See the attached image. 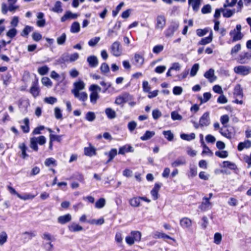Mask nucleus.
<instances>
[{"mask_svg":"<svg viewBox=\"0 0 251 251\" xmlns=\"http://www.w3.org/2000/svg\"><path fill=\"white\" fill-rule=\"evenodd\" d=\"M29 92L32 96L36 99L40 95L41 90L39 86L38 79L36 78L32 82L29 90Z\"/></svg>","mask_w":251,"mask_h":251,"instance_id":"obj_1","label":"nucleus"},{"mask_svg":"<svg viewBox=\"0 0 251 251\" xmlns=\"http://www.w3.org/2000/svg\"><path fill=\"white\" fill-rule=\"evenodd\" d=\"M241 30V25H237L236 28L230 31L229 34L232 37L233 42L240 40L243 38V35L242 34Z\"/></svg>","mask_w":251,"mask_h":251,"instance_id":"obj_2","label":"nucleus"},{"mask_svg":"<svg viewBox=\"0 0 251 251\" xmlns=\"http://www.w3.org/2000/svg\"><path fill=\"white\" fill-rule=\"evenodd\" d=\"M251 67L246 66H238L234 67V71L235 73L243 75H246L251 72Z\"/></svg>","mask_w":251,"mask_h":251,"instance_id":"obj_3","label":"nucleus"},{"mask_svg":"<svg viewBox=\"0 0 251 251\" xmlns=\"http://www.w3.org/2000/svg\"><path fill=\"white\" fill-rule=\"evenodd\" d=\"M120 44L118 41L114 42L111 46V52L114 56H119L121 54V50L120 49Z\"/></svg>","mask_w":251,"mask_h":251,"instance_id":"obj_4","label":"nucleus"},{"mask_svg":"<svg viewBox=\"0 0 251 251\" xmlns=\"http://www.w3.org/2000/svg\"><path fill=\"white\" fill-rule=\"evenodd\" d=\"M74 86V88L72 90V93L74 95H78L79 91L84 88L85 84L82 81L79 80L75 82Z\"/></svg>","mask_w":251,"mask_h":251,"instance_id":"obj_5","label":"nucleus"},{"mask_svg":"<svg viewBox=\"0 0 251 251\" xmlns=\"http://www.w3.org/2000/svg\"><path fill=\"white\" fill-rule=\"evenodd\" d=\"M166 24V19L163 15L158 16L156 18V29H163Z\"/></svg>","mask_w":251,"mask_h":251,"instance_id":"obj_6","label":"nucleus"},{"mask_svg":"<svg viewBox=\"0 0 251 251\" xmlns=\"http://www.w3.org/2000/svg\"><path fill=\"white\" fill-rule=\"evenodd\" d=\"M209 113L206 112L203 114L200 119V126H207L210 123V119L209 117Z\"/></svg>","mask_w":251,"mask_h":251,"instance_id":"obj_7","label":"nucleus"},{"mask_svg":"<svg viewBox=\"0 0 251 251\" xmlns=\"http://www.w3.org/2000/svg\"><path fill=\"white\" fill-rule=\"evenodd\" d=\"M214 72V69H210L204 74V76L211 83L213 82L217 79V77L215 75Z\"/></svg>","mask_w":251,"mask_h":251,"instance_id":"obj_8","label":"nucleus"},{"mask_svg":"<svg viewBox=\"0 0 251 251\" xmlns=\"http://www.w3.org/2000/svg\"><path fill=\"white\" fill-rule=\"evenodd\" d=\"M251 58V53L247 52L243 53L239 56L238 60L239 63L245 64L247 63L248 61Z\"/></svg>","mask_w":251,"mask_h":251,"instance_id":"obj_9","label":"nucleus"},{"mask_svg":"<svg viewBox=\"0 0 251 251\" xmlns=\"http://www.w3.org/2000/svg\"><path fill=\"white\" fill-rule=\"evenodd\" d=\"M19 108L22 110H26L29 105V102L28 100L23 98L20 99L17 102Z\"/></svg>","mask_w":251,"mask_h":251,"instance_id":"obj_10","label":"nucleus"},{"mask_svg":"<svg viewBox=\"0 0 251 251\" xmlns=\"http://www.w3.org/2000/svg\"><path fill=\"white\" fill-rule=\"evenodd\" d=\"M87 61L89 63V66L91 68L96 67L99 64L98 58L95 55H91L88 57Z\"/></svg>","mask_w":251,"mask_h":251,"instance_id":"obj_11","label":"nucleus"},{"mask_svg":"<svg viewBox=\"0 0 251 251\" xmlns=\"http://www.w3.org/2000/svg\"><path fill=\"white\" fill-rule=\"evenodd\" d=\"M134 60L135 65L139 68H140L144 63V58L143 55L139 53H135Z\"/></svg>","mask_w":251,"mask_h":251,"instance_id":"obj_12","label":"nucleus"},{"mask_svg":"<svg viewBox=\"0 0 251 251\" xmlns=\"http://www.w3.org/2000/svg\"><path fill=\"white\" fill-rule=\"evenodd\" d=\"M72 220V216L70 214H67L63 216H60L57 218V222L62 224H65Z\"/></svg>","mask_w":251,"mask_h":251,"instance_id":"obj_13","label":"nucleus"},{"mask_svg":"<svg viewBox=\"0 0 251 251\" xmlns=\"http://www.w3.org/2000/svg\"><path fill=\"white\" fill-rule=\"evenodd\" d=\"M211 207V203L209 201V199L207 197L203 198V201L202 202L200 208L203 211H206Z\"/></svg>","mask_w":251,"mask_h":251,"instance_id":"obj_14","label":"nucleus"},{"mask_svg":"<svg viewBox=\"0 0 251 251\" xmlns=\"http://www.w3.org/2000/svg\"><path fill=\"white\" fill-rule=\"evenodd\" d=\"M251 147V141L247 140L243 142H240L237 147L239 151H242L244 149H249Z\"/></svg>","mask_w":251,"mask_h":251,"instance_id":"obj_15","label":"nucleus"},{"mask_svg":"<svg viewBox=\"0 0 251 251\" xmlns=\"http://www.w3.org/2000/svg\"><path fill=\"white\" fill-rule=\"evenodd\" d=\"M213 39V33L211 30H210V34L208 37L202 38L199 42V45H205L211 43Z\"/></svg>","mask_w":251,"mask_h":251,"instance_id":"obj_16","label":"nucleus"},{"mask_svg":"<svg viewBox=\"0 0 251 251\" xmlns=\"http://www.w3.org/2000/svg\"><path fill=\"white\" fill-rule=\"evenodd\" d=\"M233 95L235 97H239L240 98H242L243 97V89L240 84H237L235 86L234 88Z\"/></svg>","mask_w":251,"mask_h":251,"instance_id":"obj_17","label":"nucleus"},{"mask_svg":"<svg viewBox=\"0 0 251 251\" xmlns=\"http://www.w3.org/2000/svg\"><path fill=\"white\" fill-rule=\"evenodd\" d=\"M68 229L71 232H78L82 231L83 228L79 225L73 223L68 226Z\"/></svg>","mask_w":251,"mask_h":251,"instance_id":"obj_18","label":"nucleus"},{"mask_svg":"<svg viewBox=\"0 0 251 251\" xmlns=\"http://www.w3.org/2000/svg\"><path fill=\"white\" fill-rule=\"evenodd\" d=\"M221 11L223 13V15L225 18H230L232 17L236 12L235 9H224L221 8Z\"/></svg>","mask_w":251,"mask_h":251,"instance_id":"obj_19","label":"nucleus"},{"mask_svg":"<svg viewBox=\"0 0 251 251\" xmlns=\"http://www.w3.org/2000/svg\"><path fill=\"white\" fill-rule=\"evenodd\" d=\"M201 0H188V3L191 5L194 11L197 12L199 10Z\"/></svg>","mask_w":251,"mask_h":251,"instance_id":"obj_20","label":"nucleus"},{"mask_svg":"<svg viewBox=\"0 0 251 251\" xmlns=\"http://www.w3.org/2000/svg\"><path fill=\"white\" fill-rule=\"evenodd\" d=\"M128 95L126 94L119 96L116 98L115 103L117 104H123L127 101Z\"/></svg>","mask_w":251,"mask_h":251,"instance_id":"obj_21","label":"nucleus"},{"mask_svg":"<svg viewBox=\"0 0 251 251\" xmlns=\"http://www.w3.org/2000/svg\"><path fill=\"white\" fill-rule=\"evenodd\" d=\"M76 17V14H73L71 12L68 11H67L65 14L61 18V21L62 22H64L68 19H75Z\"/></svg>","mask_w":251,"mask_h":251,"instance_id":"obj_22","label":"nucleus"},{"mask_svg":"<svg viewBox=\"0 0 251 251\" xmlns=\"http://www.w3.org/2000/svg\"><path fill=\"white\" fill-rule=\"evenodd\" d=\"M105 155H108L109 157L108 160L107 161V163H109L111 161L115 156L117 154V150L116 149H111L109 152H105Z\"/></svg>","mask_w":251,"mask_h":251,"instance_id":"obj_23","label":"nucleus"},{"mask_svg":"<svg viewBox=\"0 0 251 251\" xmlns=\"http://www.w3.org/2000/svg\"><path fill=\"white\" fill-rule=\"evenodd\" d=\"M133 151L134 149L131 146H128L127 147L124 146L119 149V154H124L126 152H132Z\"/></svg>","mask_w":251,"mask_h":251,"instance_id":"obj_24","label":"nucleus"},{"mask_svg":"<svg viewBox=\"0 0 251 251\" xmlns=\"http://www.w3.org/2000/svg\"><path fill=\"white\" fill-rule=\"evenodd\" d=\"M153 237L154 238H162L165 241H166L167 239H172V238L169 236V235H167L165 234L164 233L156 231L154 233Z\"/></svg>","mask_w":251,"mask_h":251,"instance_id":"obj_25","label":"nucleus"},{"mask_svg":"<svg viewBox=\"0 0 251 251\" xmlns=\"http://www.w3.org/2000/svg\"><path fill=\"white\" fill-rule=\"evenodd\" d=\"M180 224L183 227L187 228L191 226L192 222L189 218H184L180 220Z\"/></svg>","mask_w":251,"mask_h":251,"instance_id":"obj_26","label":"nucleus"},{"mask_svg":"<svg viewBox=\"0 0 251 251\" xmlns=\"http://www.w3.org/2000/svg\"><path fill=\"white\" fill-rule=\"evenodd\" d=\"M19 148L21 149L22 151L21 157L23 159H25V158L28 156V155L26 153V151L27 148L24 143L20 144L19 145Z\"/></svg>","mask_w":251,"mask_h":251,"instance_id":"obj_27","label":"nucleus"},{"mask_svg":"<svg viewBox=\"0 0 251 251\" xmlns=\"http://www.w3.org/2000/svg\"><path fill=\"white\" fill-rule=\"evenodd\" d=\"M52 10L57 13H61L63 11V9L62 8V3L61 1H56Z\"/></svg>","mask_w":251,"mask_h":251,"instance_id":"obj_28","label":"nucleus"},{"mask_svg":"<svg viewBox=\"0 0 251 251\" xmlns=\"http://www.w3.org/2000/svg\"><path fill=\"white\" fill-rule=\"evenodd\" d=\"M155 135V132L151 131H146L144 135L140 137L142 141H146L150 139Z\"/></svg>","mask_w":251,"mask_h":251,"instance_id":"obj_29","label":"nucleus"},{"mask_svg":"<svg viewBox=\"0 0 251 251\" xmlns=\"http://www.w3.org/2000/svg\"><path fill=\"white\" fill-rule=\"evenodd\" d=\"M130 235L133 237L135 242H139L141 239V233L138 231H132L130 232Z\"/></svg>","mask_w":251,"mask_h":251,"instance_id":"obj_30","label":"nucleus"},{"mask_svg":"<svg viewBox=\"0 0 251 251\" xmlns=\"http://www.w3.org/2000/svg\"><path fill=\"white\" fill-rule=\"evenodd\" d=\"M84 153L87 156H92L96 154V150L93 147H85Z\"/></svg>","mask_w":251,"mask_h":251,"instance_id":"obj_31","label":"nucleus"},{"mask_svg":"<svg viewBox=\"0 0 251 251\" xmlns=\"http://www.w3.org/2000/svg\"><path fill=\"white\" fill-rule=\"evenodd\" d=\"M140 197H135L130 200L129 203L133 207H138L140 204Z\"/></svg>","mask_w":251,"mask_h":251,"instance_id":"obj_32","label":"nucleus"},{"mask_svg":"<svg viewBox=\"0 0 251 251\" xmlns=\"http://www.w3.org/2000/svg\"><path fill=\"white\" fill-rule=\"evenodd\" d=\"M180 137L183 140L191 141L195 138V134L194 133L189 134L182 133L180 134Z\"/></svg>","mask_w":251,"mask_h":251,"instance_id":"obj_33","label":"nucleus"},{"mask_svg":"<svg viewBox=\"0 0 251 251\" xmlns=\"http://www.w3.org/2000/svg\"><path fill=\"white\" fill-rule=\"evenodd\" d=\"M100 70L101 74L105 75L109 72V67L106 63H102L100 67Z\"/></svg>","mask_w":251,"mask_h":251,"instance_id":"obj_34","label":"nucleus"},{"mask_svg":"<svg viewBox=\"0 0 251 251\" xmlns=\"http://www.w3.org/2000/svg\"><path fill=\"white\" fill-rule=\"evenodd\" d=\"M71 32L72 33H77L80 30V25L78 22H74L71 27Z\"/></svg>","mask_w":251,"mask_h":251,"instance_id":"obj_35","label":"nucleus"},{"mask_svg":"<svg viewBox=\"0 0 251 251\" xmlns=\"http://www.w3.org/2000/svg\"><path fill=\"white\" fill-rule=\"evenodd\" d=\"M219 132L223 136L228 139H231L232 137V133L229 132L227 129H224L223 128H220Z\"/></svg>","mask_w":251,"mask_h":251,"instance_id":"obj_36","label":"nucleus"},{"mask_svg":"<svg viewBox=\"0 0 251 251\" xmlns=\"http://www.w3.org/2000/svg\"><path fill=\"white\" fill-rule=\"evenodd\" d=\"M223 167L225 168L227 167L231 170H234L237 169V167L235 163L228 161H225L223 162Z\"/></svg>","mask_w":251,"mask_h":251,"instance_id":"obj_37","label":"nucleus"},{"mask_svg":"<svg viewBox=\"0 0 251 251\" xmlns=\"http://www.w3.org/2000/svg\"><path fill=\"white\" fill-rule=\"evenodd\" d=\"M37 142L36 137H33L30 139V147L35 151H37L38 147L37 146Z\"/></svg>","mask_w":251,"mask_h":251,"instance_id":"obj_38","label":"nucleus"},{"mask_svg":"<svg viewBox=\"0 0 251 251\" xmlns=\"http://www.w3.org/2000/svg\"><path fill=\"white\" fill-rule=\"evenodd\" d=\"M25 125L21 126V128L25 133H28L29 131V120L26 118L24 120Z\"/></svg>","mask_w":251,"mask_h":251,"instance_id":"obj_39","label":"nucleus"},{"mask_svg":"<svg viewBox=\"0 0 251 251\" xmlns=\"http://www.w3.org/2000/svg\"><path fill=\"white\" fill-rule=\"evenodd\" d=\"M41 82L43 85L48 88L51 87L52 85V83L51 81L48 77H43L41 79Z\"/></svg>","mask_w":251,"mask_h":251,"instance_id":"obj_40","label":"nucleus"},{"mask_svg":"<svg viewBox=\"0 0 251 251\" xmlns=\"http://www.w3.org/2000/svg\"><path fill=\"white\" fill-rule=\"evenodd\" d=\"M75 97L77 98L80 100L85 101L87 100L88 96L86 92H83L81 93L78 92V95H74Z\"/></svg>","mask_w":251,"mask_h":251,"instance_id":"obj_41","label":"nucleus"},{"mask_svg":"<svg viewBox=\"0 0 251 251\" xmlns=\"http://www.w3.org/2000/svg\"><path fill=\"white\" fill-rule=\"evenodd\" d=\"M238 0H226L225 3L224 4V7L225 8L226 7H233L236 3L237 2Z\"/></svg>","mask_w":251,"mask_h":251,"instance_id":"obj_42","label":"nucleus"},{"mask_svg":"<svg viewBox=\"0 0 251 251\" xmlns=\"http://www.w3.org/2000/svg\"><path fill=\"white\" fill-rule=\"evenodd\" d=\"M24 236L25 239H31L32 238L36 236V234L35 231H25L22 233Z\"/></svg>","mask_w":251,"mask_h":251,"instance_id":"obj_43","label":"nucleus"},{"mask_svg":"<svg viewBox=\"0 0 251 251\" xmlns=\"http://www.w3.org/2000/svg\"><path fill=\"white\" fill-rule=\"evenodd\" d=\"M32 30V27L31 26L26 25L22 31L21 35L23 37L27 36Z\"/></svg>","mask_w":251,"mask_h":251,"instance_id":"obj_44","label":"nucleus"},{"mask_svg":"<svg viewBox=\"0 0 251 251\" xmlns=\"http://www.w3.org/2000/svg\"><path fill=\"white\" fill-rule=\"evenodd\" d=\"M197 174V167L195 166H190V171L188 173V176L189 177H193L195 176Z\"/></svg>","mask_w":251,"mask_h":251,"instance_id":"obj_45","label":"nucleus"},{"mask_svg":"<svg viewBox=\"0 0 251 251\" xmlns=\"http://www.w3.org/2000/svg\"><path fill=\"white\" fill-rule=\"evenodd\" d=\"M35 195H32L30 194H25L23 195H18V197L21 200L25 201L27 200H32L35 197Z\"/></svg>","mask_w":251,"mask_h":251,"instance_id":"obj_46","label":"nucleus"},{"mask_svg":"<svg viewBox=\"0 0 251 251\" xmlns=\"http://www.w3.org/2000/svg\"><path fill=\"white\" fill-rule=\"evenodd\" d=\"M49 71V68L47 66H44L39 67L38 69L39 74L42 75H46Z\"/></svg>","mask_w":251,"mask_h":251,"instance_id":"obj_47","label":"nucleus"},{"mask_svg":"<svg viewBox=\"0 0 251 251\" xmlns=\"http://www.w3.org/2000/svg\"><path fill=\"white\" fill-rule=\"evenodd\" d=\"M105 204V200L103 198H100L95 203V207L97 208H101Z\"/></svg>","mask_w":251,"mask_h":251,"instance_id":"obj_48","label":"nucleus"},{"mask_svg":"<svg viewBox=\"0 0 251 251\" xmlns=\"http://www.w3.org/2000/svg\"><path fill=\"white\" fill-rule=\"evenodd\" d=\"M90 101L93 103H95L99 98V95L97 92H91L90 95Z\"/></svg>","mask_w":251,"mask_h":251,"instance_id":"obj_49","label":"nucleus"},{"mask_svg":"<svg viewBox=\"0 0 251 251\" xmlns=\"http://www.w3.org/2000/svg\"><path fill=\"white\" fill-rule=\"evenodd\" d=\"M209 31V29L205 28L203 29H198L196 31L197 35L199 37H202L206 35Z\"/></svg>","mask_w":251,"mask_h":251,"instance_id":"obj_50","label":"nucleus"},{"mask_svg":"<svg viewBox=\"0 0 251 251\" xmlns=\"http://www.w3.org/2000/svg\"><path fill=\"white\" fill-rule=\"evenodd\" d=\"M199 69V64H195L192 67L191 71H190V75L191 76H194L196 75L197 72Z\"/></svg>","mask_w":251,"mask_h":251,"instance_id":"obj_51","label":"nucleus"},{"mask_svg":"<svg viewBox=\"0 0 251 251\" xmlns=\"http://www.w3.org/2000/svg\"><path fill=\"white\" fill-rule=\"evenodd\" d=\"M7 239V235L5 232H2L0 233V245H3Z\"/></svg>","mask_w":251,"mask_h":251,"instance_id":"obj_52","label":"nucleus"},{"mask_svg":"<svg viewBox=\"0 0 251 251\" xmlns=\"http://www.w3.org/2000/svg\"><path fill=\"white\" fill-rule=\"evenodd\" d=\"M87 222L92 225H101L104 223V220L103 218H100L98 220L93 219L91 221H87Z\"/></svg>","mask_w":251,"mask_h":251,"instance_id":"obj_53","label":"nucleus"},{"mask_svg":"<svg viewBox=\"0 0 251 251\" xmlns=\"http://www.w3.org/2000/svg\"><path fill=\"white\" fill-rule=\"evenodd\" d=\"M17 29L15 28H12L9 29L6 33V35L10 38H13L17 34Z\"/></svg>","mask_w":251,"mask_h":251,"instance_id":"obj_54","label":"nucleus"},{"mask_svg":"<svg viewBox=\"0 0 251 251\" xmlns=\"http://www.w3.org/2000/svg\"><path fill=\"white\" fill-rule=\"evenodd\" d=\"M124 3L123 2H120L116 7L115 10L112 11V16L115 17H116L120 10L121 9L122 7L124 5Z\"/></svg>","mask_w":251,"mask_h":251,"instance_id":"obj_55","label":"nucleus"},{"mask_svg":"<svg viewBox=\"0 0 251 251\" xmlns=\"http://www.w3.org/2000/svg\"><path fill=\"white\" fill-rule=\"evenodd\" d=\"M66 39V35L65 33L62 34V35L57 38V43L58 45H63L65 42Z\"/></svg>","mask_w":251,"mask_h":251,"instance_id":"obj_56","label":"nucleus"},{"mask_svg":"<svg viewBox=\"0 0 251 251\" xmlns=\"http://www.w3.org/2000/svg\"><path fill=\"white\" fill-rule=\"evenodd\" d=\"M143 90L144 92H150L151 90V87L147 81L144 80L142 83Z\"/></svg>","mask_w":251,"mask_h":251,"instance_id":"obj_57","label":"nucleus"},{"mask_svg":"<svg viewBox=\"0 0 251 251\" xmlns=\"http://www.w3.org/2000/svg\"><path fill=\"white\" fill-rule=\"evenodd\" d=\"M222 240V235L221 233L217 232L214 234V242L217 244L219 245L220 244Z\"/></svg>","mask_w":251,"mask_h":251,"instance_id":"obj_58","label":"nucleus"},{"mask_svg":"<svg viewBox=\"0 0 251 251\" xmlns=\"http://www.w3.org/2000/svg\"><path fill=\"white\" fill-rule=\"evenodd\" d=\"M215 155L220 158H226L228 156V152L226 151H217L215 152Z\"/></svg>","mask_w":251,"mask_h":251,"instance_id":"obj_59","label":"nucleus"},{"mask_svg":"<svg viewBox=\"0 0 251 251\" xmlns=\"http://www.w3.org/2000/svg\"><path fill=\"white\" fill-rule=\"evenodd\" d=\"M100 40V38L99 37L92 38L89 41L88 45L91 47H94L99 42Z\"/></svg>","mask_w":251,"mask_h":251,"instance_id":"obj_60","label":"nucleus"},{"mask_svg":"<svg viewBox=\"0 0 251 251\" xmlns=\"http://www.w3.org/2000/svg\"><path fill=\"white\" fill-rule=\"evenodd\" d=\"M44 101L46 103L53 104L57 101V99L53 97H47L45 98Z\"/></svg>","mask_w":251,"mask_h":251,"instance_id":"obj_61","label":"nucleus"},{"mask_svg":"<svg viewBox=\"0 0 251 251\" xmlns=\"http://www.w3.org/2000/svg\"><path fill=\"white\" fill-rule=\"evenodd\" d=\"M32 37L34 41L38 42L42 39V35L40 33L34 32L32 33Z\"/></svg>","mask_w":251,"mask_h":251,"instance_id":"obj_62","label":"nucleus"},{"mask_svg":"<svg viewBox=\"0 0 251 251\" xmlns=\"http://www.w3.org/2000/svg\"><path fill=\"white\" fill-rule=\"evenodd\" d=\"M163 50V46L161 45L155 46L152 49L153 53L158 54L161 52Z\"/></svg>","mask_w":251,"mask_h":251,"instance_id":"obj_63","label":"nucleus"},{"mask_svg":"<svg viewBox=\"0 0 251 251\" xmlns=\"http://www.w3.org/2000/svg\"><path fill=\"white\" fill-rule=\"evenodd\" d=\"M163 134L165 137L169 141H172L173 140V133L171 130L164 131Z\"/></svg>","mask_w":251,"mask_h":251,"instance_id":"obj_64","label":"nucleus"}]
</instances>
